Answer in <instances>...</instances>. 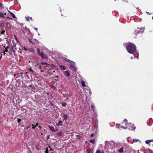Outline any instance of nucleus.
I'll use <instances>...</instances> for the list:
<instances>
[{
	"instance_id": "obj_1",
	"label": "nucleus",
	"mask_w": 153,
	"mask_h": 153,
	"mask_svg": "<svg viewBox=\"0 0 153 153\" xmlns=\"http://www.w3.org/2000/svg\"><path fill=\"white\" fill-rule=\"evenodd\" d=\"M136 46L132 43H129L126 46V49L128 53H133L136 50Z\"/></svg>"
},
{
	"instance_id": "obj_2",
	"label": "nucleus",
	"mask_w": 153,
	"mask_h": 153,
	"mask_svg": "<svg viewBox=\"0 0 153 153\" xmlns=\"http://www.w3.org/2000/svg\"><path fill=\"white\" fill-rule=\"evenodd\" d=\"M127 120L126 119H125L123 122L122 123V124H123L124 123L125 125V126H121V128H123L124 129H128L129 130H133L134 129L133 127H132V125L130 123H127Z\"/></svg>"
},
{
	"instance_id": "obj_3",
	"label": "nucleus",
	"mask_w": 153,
	"mask_h": 153,
	"mask_svg": "<svg viewBox=\"0 0 153 153\" xmlns=\"http://www.w3.org/2000/svg\"><path fill=\"white\" fill-rule=\"evenodd\" d=\"M61 114L63 116V117L65 120H67L68 118V116L66 114L63 113H62Z\"/></svg>"
},
{
	"instance_id": "obj_4",
	"label": "nucleus",
	"mask_w": 153,
	"mask_h": 153,
	"mask_svg": "<svg viewBox=\"0 0 153 153\" xmlns=\"http://www.w3.org/2000/svg\"><path fill=\"white\" fill-rule=\"evenodd\" d=\"M48 127L53 132H55L58 130V129H55L54 127L53 126H48Z\"/></svg>"
},
{
	"instance_id": "obj_5",
	"label": "nucleus",
	"mask_w": 153,
	"mask_h": 153,
	"mask_svg": "<svg viewBox=\"0 0 153 153\" xmlns=\"http://www.w3.org/2000/svg\"><path fill=\"white\" fill-rule=\"evenodd\" d=\"M137 29L139 33H142L144 31V29L143 28L140 29L138 28Z\"/></svg>"
},
{
	"instance_id": "obj_6",
	"label": "nucleus",
	"mask_w": 153,
	"mask_h": 153,
	"mask_svg": "<svg viewBox=\"0 0 153 153\" xmlns=\"http://www.w3.org/2000/svg\"><path fill=\"white\" fill-rule=\"evenodd\" d=\"M59 68L61 70H65L66 69V67L62 65H59Z\"/></svg>"
},
{
	"instance_id": "obj_7",
	"label": "nucleus",
	"mask_w": 153,
	"mask_h": 153,
	"mask_svg": "<svg viewBox=\"0 0 153 153\" xmlns=\"http://www.w3.org/2000/svg\"><path fill=\"white\" fill-rule=\"evenodd\" d=\"M43 59H47L48 58V57L45 54V53H43L42 57H41Z\"/></svg>"
},
{
	"instance_id": "obj_8",
	"label": "nucleus",
	"mask_w": 153,
	"mask_h": 153,
	"mask_svg": "<svg viewBox=\"0 0 153 153\" xmlns=\"http://www.w3.org/2000/svg\"><path fill=\"white\" fill-rule=\"evenodd\" d=\"M64 75L67 77H69L70 76V74L68 71H65L64 73Z\"/></svg>"
},
{
	"instance_id": "obj_9",
	"label": "nucleus",
	"mask_w": 153,
	"mask_h": 153,
	"mask_svg": "<svg viewBox=\"0 0 153 153\" xmlns=\"http://www.w3.org/2000/svg\"><path fill=\"white\" fill-rule=\"evenodd\" d=\"M63 134V132L62 131H61L59 132L57 134V135L58 136L60 137L62 136Z\"/></svg>"
},
{
	"instance_id": "obj_10",
	"label": "nucleus",
	"mask_w": 153,
	"mask_h": 153,
	"mask_svg": "<svg viewBox=\"0 0 153 153\" xmlns=\"http://www.w3.org/2000/svg\"><path fill=\"white\" fill-rule=\"evenodd\" d=\"M62 121L60 120L57 123H56V125L58 126H62Z\"/></svg>"
},
{
	"instance_id": "obj_11",
	"label": "nucleus",
	"mask_w": 153,
	"mask_h": 153,
	"mask_svg": "<svg viewBox=\"0 0 153 153\" xmlns=\"http://www.w3.org/2000/svg\"><path fill=\"white\" fill-rule=\"evenodd\" d=\"M28 51H29L30 52H32L33 53H35V51L32 48H28Z\"/></svg>"
},
{
	"instance_id": "obj_12",
	"label": "nucleus",
	"mask_w": 153,
	"mask_h": 153,
	"mask_svg": "<svg viewBox=\"0 0 153 153\" xmlns=\"http://www.w3.org/2000/svg\"><path fill=\"white\" fill-rule=\"evenodd\" d=\"M91 150H92V149L89 147L88 148L86 152L88 153H90Z\"/></svg>"
},
{
	"instance_id": "obj_13",
	"label": "nucleus",
	"mask_w": 153,
	"mask_h": 153,
	"mask_svg": "<svg viewBox=\"0 0 153 153\" xmlns=\"http://www.w3.org/2000/svg\"><path fill=\"white\" fill-rule=\"evenodd\" d=\"M9 47L7 46V47L5 48V50L3 51L4 53V55L5 54V52H7L8 51V48Z\"/></svg>"
},
{
	"instance_id": "obj_14",
	"label": "nucleus",
	"mask_w": 153,
	"mask_h": 153,
	"mask_svg": "<svg viewBox=\"0 0 153 153\" xmlns=\"http://www.w3.org/2000/svg\"><path fill=\"white\" fill-rule=\"evenodd\" d=\"M9 13H10L12 16L14 18H16V16L14 15V14L12 12H11L10 11H9V10H8Z\"/></svg>"
},
{
	"instance_id": "obj_15",
	"label": "nucleus",
	"mask_w": 153,
	"mask_h": 153,
	"mask_svg": "<svg viewBox=\"0 0 153 153\" xmlns=\"http://www.w3.org/2000/svg\"><path fill=\"white\" fill-rule=\"evenodd\" d=\"M28 70H29L31 72L33 73H34L35 72V71L33 70L32 68H31V67H29L28 68Z\"/></svg>"
},
{
	"instance_id": "obj_16",
	"label": "nucleus",
	"mask_w": 153,
	"mask_h": 153,
	"mask_svg": "<svg viewBox=\"0 0 153 153\" xmlns=\"http://www.w3.org/2000/svg\"><path fill=\"white\" fill-rule=\"evenodd\" d=\"M147 153H153V151L150 149H149L147 151Z\"/></svg>"
},
{
	"instance_id": "obj_17",
	"label": "nucleus",
	"mask_w": 153,
	"mask_h": 153,
	"mask_svg": "<svg viewBox=\"0 0 153 153\" xmlns=\"http://www.w3.org/2000/svg\"><path fill=\"white\" fill-rule=\"evenodd\" d=\"M123 147H122L121 149H120L118 151L120 153H123Z\"/></svg>"
},
{
	"instance_id": "obj_18",
	"label": "nucleus",
	"mask_w": 153,
	"mask_h": 153,
	"mask_svg": "<svg viewBox=\"0 0 153 153\" xmlns=\"http://www.w3.org/2000/svg\"><path fill=\"white\" fill-rule=\"evenodd\" d=\"M134 56L137 58H138L139 57V54L137 53H133Z\"/></svg>"
},
{
	"instance_id": "obj_19",
	"label": "nucleus",
	"mask_w": 153,
	"mask_h": 153,
	"mask_svg": "<svg viewBox=\"0 0 153 153\" xmlns=\"http://www.w3.org/2000/svg\"><path fill=\"white\" fill-rule=\"evenodd\" d=\"M0 17L5 19V17L4 15L3 14L0 12Z\"/></svg>"
},
{
	"instance_id": "obj_20",
	"label": "nucleus",
	"mask_w": 153,
	"mask_h": 153,
	"mask_svg": "<svg viewBox=\"0 0 153 153\" xmlns=\"http://www.w3.org/2000/svg\"><path fill=\"white\" fill-rule=\"evenodd\" d=\"M31 126H28L27 127H25L24 128V131H26V130L28 129L29 128H30L31 127Z\"/></svg>"
},
{
	"instance_id": "obj_21",
	"label": "nucleus",
	"mask_w": 153,
	"mask_h": 153,
	"mask_svg": "<svg viewBox=\"0 0 153 153\" xmlns=\"http://www.w3.org/2000/svg\"><path fill=\"white\" fill-rule=\"evenodd\" d=\"M121 126H123L122 125H120L119 124H116V127L117 128H119L120 127H121Z\"/></svg>"
},
{
	"instance_id": "obj_22",
	"label": "nucleus",
	"mask_w": 153,
	"mask_h": 153,
	"mask_svg": "<svg viewBox=\"0 0 153 153\" xmlns=\"http://www.w3.org/2000/svg\"><path fill=\"white\" fill-rule=\"evenodd\" d=\"M37 53L38 54V55L41 52L40 51V49L39 48H37Z\"/></svg>"
},
{
	"instance_id": "obj_23",
	"label": "nucleus",
	"mask_w": 153,
	"mask_h": 153,
	"mask_svg": "<svg viewBox=\"0 0 153 153\" xmlns=\"http://www.w3.org/2000/svg\"><path fill=\"white\" fill-rule=\"evenodd\" d=\"M81 85L83 87H85V85L84 81H82L81 82Z\"/></svg>"
},
{
	"instance_id": "obj_24",
	"label": "nucleus",
	"mask_w": 153,
	"mask_h": 153,
	"mask_svg": "<svg viewBox=\"0 0 153 153\" xmlns=\"http://www.w3.org/2000/svg\"><path fill=\"white\" fill-rule=\"evenodd\" d=\"M67 105V103H63L62 104V107H65Z\"/></svg>"
},
{
	"instance_id": "obj_25",
	"label": "nucleus",
	"mask_w": 153,
	"mask_h": 153,
	"mask_svg": "<svg viewBox=\"0 0 153 153\" xmlns=\"http://www.w3.org/2000/svg\"><path fill=\"white\" fill-rule=\"evenodd\" d=\"M16 46V45L15 44V45H13V47H12V51H13V52L14 53H15V50H14V49H13V47H15V46Z\"/></svg>"
},
{
	"instance_id": "obj_26",
	"label": "nucleus",
	"mask_w": 153,
	"mask_h": 153,
	"mask_svg": "<svg viewBox=\"0 0 153 153\" xmlns=\"http://www.w3.org/2000/svg\"><path fill=\"white\" fill-rule=\"evenodd\" d=\"M91 108L92 110H93V111H94V106L93 105H91Z\"/></svg>"
},
{
	"instance_id": "obj_27",
	"label": "nucleus",
	"mask_w": 153,
	"mask_h": 153,
	"mask_svg": "<svg viewBox=\"0 0 153 153\" xmlns=\"http://www.w3.org/2000/svg\"><path fill=\"white\" fill-rule=\"evenodd\" d=\"M53 79L55 80L56 81H57L58 80V76H55L54 77V78Z\"/></svg>"
},
{
	"instance_id": "obj_28",
	"label": "nucleus",
	"mask_w": 153,
	"mask_h": 153,
	"mask_svg": "<svg viewBox=\"0 0 153 153\" xmlns=\"http://www.w3.org/2000/svg\"><path fill=\"white\" fill-rule=\"evenodd\" d=\"M138 33V30L137 29L134 32V34H135L136 35L137 34V33Z\"/></svg>"
},
{
	"instance_id": "obj_29",
	"label": "nucleus",
	"mask_w": 153,
	"mask_h": 153,
	"mask_svg": "<svg viewBox=\"0 0 153 153\" xmlns=\"http://www.w3.org/2000/svg\"><path fill=\"white\" fill-rule=\"evenodd\" d=\"M5 32V30H3L2 31L0 32V35L1 34H4Z\"/></svg>"
},
{
	"instance_id": "obj_30",
	"label": "nucleus",
	"mask_w": 153,
	"mask_h": 153,
	"mask_svg": "<svg viewBox=\"0 0 153 153\" xmlns=\"http://www.w3.org/2000/svg\"><path fill=\"white\" fill-rule=\"evenodd\" d=\"M90 142L91 143H94L95 142V140H90Z\"/></svg>"
},
{
	"instance_id": "obj_31",
	"label": "nucleus",
	"mask_w": 153,
	"mask_h": 153,
	"mask_svg": "<svg viewBox=\"0 0 153 153\" xmlns=\"http://www.w3.org/2000/svg\"><path fill=\"white\" fill-rule=\"evenodd\" d=\"M30 17H26L25 18L27 22L29 21L30 20Z\"/></svg>"
},
{
	"instance_id": "obj_32",
	"label": "nucleus",
	"mask_w": 153,
	"mask_h": 153,
	"mask_svg": "<svg viewBox=\"0 0 153 153\" xmlns=\"http://www.w3.org/2000/svg\"><path fill=\"white\" fill-rule=\"evenodd\" d=\"M139 141V140L138 139H134L133 140V142L136 143V142H138Z\"/></svg>"
},
{
	"instance_id": "obj_33",
	"label": "nucleus",
	"mask_w": 153,
	"mask_h": 153,
	"mask_svg": "<svg viewBox=\"0 0 153 153\" xmlns=\"http://www.w3.org/2000/svg\"><path fill=\"white\" fill-rule=\"evenodd\" d=\"M17 122L19 123L21 122V120L20 118H18L17 119Z\"/></svg>"
},
{
	"instance_id": "obj_34",
	"label": "nucleus",
	"mask_w": 153,
	"mask_h": 153,
	"mask_svg": "<svg viewBox=\"0 0 153 153\" xmlns=\"http://www.w3.org/2000/svg\"><path fill=\"white\" fill-rule=\"evenodd\" d=\"M48 147L50 148V151H53V149L51 148V147L49 146H48Z\"/></svg>"
},
{
	"instance_id": "obj_35",
	"label": "nucleus",
	"mask_w": 153,
	"mask_h": 153,
	"mask_svg": "<svg viewBox=\"0 0 153 153\" xmlns=\"http://www.w3.org/2000/svg\"><path fill=\"white\" fill-rule=\"evenodd\" d=\"M95 153H101V151L100 150H97Z\"/></svg>"
},
{
	"instance_id": "obj_36",
	"label": "nucleus",
	"mask_w": 153,
	"mask_h": 153,
	"mask_svg": "<svg viewBox=\"0 0 153 153\" xmlns=\"http://www.w3.org/2000/svg\"><path fill=\"white\" fill-rule=\"evenodd\" d=\"M43 52H41L39 54V56H40L41 57H42V55L43 54Z\"/></svg>"
},
{
	"instance_id": "obj_37",
	"label": "nucleus",
	"mask_w": 153,
	"mask_h": 153,
	"mask_svg": "<svg viewBox=\"0 0 153 153\" xmlns=\"http://www.w3.org/2000/svg\"><path fill=\"white\" fill-rule=\"evenodd\" d=\"M32 128H33V129H34L35 128V127H36V126H34L33 124H32Z\"/></svg>"
},
{
	"instance_id": "obj_38",
	"label": "nucleus",
	"mask_w": 153,
	"mask_h": 153,
	"mask_svg": "<svg viewBox=\"0 0 153 153\" xmlns=\"http://www.w3.org/2000/svg\"><path fill=\"white\" fill-rule=\"evenodd\" d=\"M150 142L149 140H147L146 141V143L147 144H148Z\"/></svg>"
},
{
	"instance_id": "obj_39",
	"label": "nucleus",
	"mask_w": 153,
	"mask_h": 153,
	"mask_svg": "<svg viewBox=\"0 0 153 153\" xmlns=\"http://www.w3.org/2000/svg\"><path fill=\"white\" fill-rule=\"evenodd\" d=\"M3 4L1 3H0V7L1 8V9H2V8H3Z\"/></svg>"
},
{
	"instance_id": "obj_40",
	"label": "nucleus",
	"mask_w": 153,
	"mask_h": 153,
	"mask_svg": "<svg viewBox=\"0 0 153 153\" xmlns=\"http://www.w3.org/2000/svg\"><path fill=\"white\" fill-rule=\"evenodd\" d=\"M24 49L25 51H28V48H26L25 47H24Z\"/></svg>"
},
{
	"instance_id": "obj_41",
	"label": "nucleus",
	"mask_w": 153,
	"mask_h": 153,
	"mask_svg": "<svg viewBox=\"0 0 153 153\" xmlns=\"http://www.w3.org/2000/svg\"><path fill=\"white\" fill-rule=\"evenodd\" d=\"M6 18H7V19H11V20L12 19L11 18H10V17H8V16H7V17H5V19Z\"/></svg>"
},
{
	"instance_id": "obj_42",
	"label": "nucleus",
	"mask_w": 153,
	"mask_h": 153,
	"mask_svg": "<svg viewBox=\"0 0 153 153\" xmlns=\"http://www.w3.org/2000/svg\"><path fill=\"white\" fill-rule=\"evenodd\" d=\"M50 137V135H48L46 137V139L47 140H48V139H49Z\"/></svg>"
},
{
	"instance_id": "obj_43",
	"label": "nucleus",
	"mask_w": 153,
	"mask_h": 153,
	"mask_svg": "<svg viewBox=\"0 0 153 153\" xmlns=\"http://www.w3.org/2000/svg\"><path fill=\"white\" fill-rule=\"evenodd\" d=\"M28 40L29 42L31 43H33V41H31L30 39H28Z\"/></svg>"
},
{
	"instance_id": "obj_44",
	"label": "nucleus",
	"mask_w": 153,
	"mask_h": 153,
	"mask_svg": "<svg viewBox=\"0 0 153 153\" xmlns=\"http://www.w3.org/2000/svg\"><path fill=\"white\" fill-rule=\"evenodd\" d=\"M149 140L150 143L153 142V139Z\"/></svg>"
},
{
	"instance_id": "obj_45",
	"label": "nucleus",
	"mask_w": 153,
	"mask_h": 153,
	"mask_svg": "<svg viewBox=\"0 0 153 153\" xmlns=\"http://www.w3.org/2000/svg\"><path fill=\"white\" fill-rule=\"evenodd\" d=\"M23 124V122H21L20 123H19V125H20V126H21V125Z\"/></svg>"
},
{
	"instance_id": "obj_46",
	"label": "nucleus",
	"mask_w": 153,
	"mask_h": 153,
	"mask_svg": "<svg viewBox=\"0 0 153 153\" xmlns=\"http://www.w3.org/2000/svg\"><path fill=\"white\" fill-rule=\"evenodd\" d=\"M38 127L39 128H40L41 129H42V126H38Z\"/></svg>"
},
{
	"instance_id": "obj_47",
	"label": "nucleus",
	"mask_w": 153,
	"mask_h": 153,
	"mask_svg": "<svg viewBox=\"0 0 153 153\" xmlns=\"http://www.w3.org/2000/svg\"><path fill=\"white\" fill-rule=\"evenodd\" d=\"M38 124H39V123H36V125H35V126L36 127V126H38Z\"/></svg>"
},
{
	"instance_id": "obj_48",
	"label": "nucleus",
	"mask_w": 153,
	"mask_h": 153,
	"mask_svg": "<svg viewBox=\"0 0 153 153\" xmlns=\"http://www.w3.org/2000/svg\"><path fill=\"white\" fill-rule=\"evenodd\" d=\"M76 137L78 138H79L80 137H81V136L79 135H76Z\"/></svg>"
},
{
	"instance_id": "obj_49",
	"label": "nucleus",
	"mask_w": 153,
	"mask_h": 153,
	"mask_svg": "<svg viewBox=\"0 0 153 153\" xmlns=\"http://www.w3.org/2000/svg\"><path fill=\"white\" fill-rule=\"evenodd\" d=\"M52 88H55V87L54 85H53L52 86Z\"/></svg>"
},
{
	"instance_id": "obj_50",
	"label": "nucleus",
	"mask_w": 153,
	"mask_h": 153,
	"mask_svg": "<svg viewBox=\"0 0 153 153\" xmlns=\"http://www.w3.org/2000/svg\"><path fill=\"white\" fill-rule=\"evenodd\" d=\"M94 135L93 134H91V137H93L94 136Z\"/></svg>"
},
{
	"instance_id": "obj_51",
	"label": "nucleus",
	"mask_w": 153,
	"mask_h": 153,
	"mask_svg": "<svg viewBox=\"0 0 153 153\" xmlns=\"http://www.w3.org/2000/svg\"><path fill=\"white\" fill-rule=\"evenodd\" d=\"M30 19L31 20H33L32 17H30Z\"/></svg>"
},
{
	"instance_id": "obj_52",
	"label": "nucleus",
	"mask_w": 153,
	"mask_h": 153,
	"mask_svg": "<svg viewBox=\"0 0 153 153\" xmlns=\"http://www.w3.org/2000/svg\"><path fill=\"white\" fill-rule=\"evenodd\" d=\"M24 109V108H22L21 109V110H22V111H24V110H23V109Z\"/></svg>"
},
{
	"instance_id": "obj_53",
	"label": "nucleus",
	"mask_w": 153,
	"mask_h": 153,
	"mask_svg": "<svg viewBox=\"0 0 153 153\" xmlns=\"http://www.w3.org/2000/svg\"><path fill=\"white\" fill-rule=\"evenodd\" d=\"M4 14V15H6V13H4V14Z\"/></svg>"
},
{
	"instance_id": "obj_54",
	"label": "nucleus",
	"mask_w": 153,
	"mask_h": 153,
	"mask_svg": "<svg viewBox=\"0 0 153 153\" xmlns=\"http://www.w3.org/2000/svg\"><path fill=\"white\" fill-rule=\"evenodd\" d=\"M39 68L40 69H41V66H39Z\"/></svg>"
},
{
	"instance_id": "obj_55",
	"label": "nucleus",
	"mask_w": 153,
	"mask_h": 153,
	"mask_svg": "<svg viewBox=\"0 0 153 153\" xmlns=\"http://www.w3.org/2000/svg\"><path fill=\"white\" fill-rule=\"evenodd\" d=\"M4 48H5V46H4V47H3Z\"/></svg>"
},
{
	"instance_id": "obj_56",
	"label": "nucleus",
	"mask_w": 153,
	"mask_h": 153,
	"mask_svg": "<svg viewBox=\"0 0 153 153\" xmlns=\"http://www.w3.org/2000/svg\"><path fill=\"white\" fill-rule=\"evenodd\" d=\"M131 59H133V57H131Z\"/></svg>"
},
{
	"instance_id": "obj_57",
	"label": "nucleus",
	"mask_w": 153,
	"mask_h": 153,
	"mask_svg": "<svg viewBox=\"0 0 153 153\" xmlns=\"http://www.w3.org/2000/svg\"><path fill=\"white\" fill-rule=\"evenodd\" d=\"M146 13H147L148 14H149V13L148 12H146Z\"/></svg>"
},
{
	"instance_id": "obj_58",
	"label": "nucleus",
	"mask_w": 153,
	"mask_h": 153,
	"mask_svg": "<svg viewBox=\"0 0 153 153\" xmlns=\"http://www.w3.org/2000/svg\"><path fill=\"white\" fill-rule=\"evenodd\" d=\"M31 130V129H29V130Z\"/></svg>"
}]
</instances>
